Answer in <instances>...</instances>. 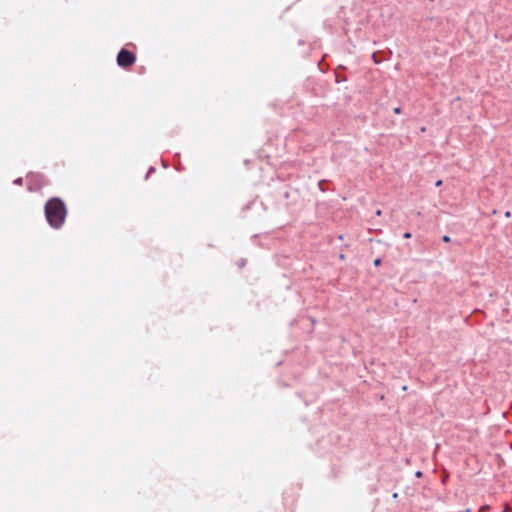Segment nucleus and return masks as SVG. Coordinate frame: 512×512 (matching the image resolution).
I'll return each instance as SVG.
<instances>
[{"label": "nucleus", "mask_w": 512, "mask_h": 512, "mask_svg": "<svg viewBox=\"0 0 512 512\" xmlns=\"http://www.w3.org/2000/svg\"><path fill=\"white\" fill-rule=\"evenodd\" d=\"M374 265L375 266H380L381 265V259L377 258L374 260Z\"/></svg>", "instance_id": "obj_4"}, {"label": "nucleus", "mask_w": 512, "mask_h": 512, "mask_svg": "<svg viewBox=\"0 0 512 512\" xmlns=\"http://www.w3.org/2000/svg\"><path fill=\"white\" fill-rule=\"evenodd\" d=\"M510 511V507L508 504H505L504 506V509H503V512H509Z\"/></svg>", "instance_id": "obj_7"}, {"label": "nucleus", "mask_w": 512, "mask_h": 512, "mask_svg": "<svg viewBox=\"0 0 512 512\" xmlns=\"http://www.w3.org/2000/svg\"><path fill=\"white\" fill-rule=\"evenodd\" d=\"M394 113H395V114H400V113H401V108H400V107H396V108L394 109Z\"/></svg>", "instance_id": "obj_8"}, {"label": "nucleus", "mask_w": 512, "mask_h": 512, "mask_svg": "<svg viewBox=\"0 0 512 512\" xmlns=\"http://www.w3.org/2000/svg\"><path fill=\"white\" fill-rule=\"evenodd\" d=\"M442 183H443V182H442V180H438V181L435 183V185H436L437 187H440V186L442 185Z\"/></svg>", "instance_id": "obj_9"}, {"label": "nucleus", "mask_w": 512, "mask_h": 512, "mask_svg": "<svg viewBox=\"0 0 512 512\" xmlns=\"http://www.w3.org/2000/svg\"><path fill=\"white\" fill-rule=\"evenodd\" d=\"M442 240H443L444 242L448 243V242H450V237H449V236H447V235H444V236H443V238H442Z\"/></svg>", "instance_id": "obj_5"}, {"label": "nucleus", "mask_w": 512, "mask_h": 512, "mask_svg": "<svg viewBox=\"0 0 512 512\" xmlns=\"http://www.w3.org/2000/svg\"><path fill=\"white\" fill-rule=\"evenodd\" d=\"M505 216H506V217H510V216H511V213H510L509 211H507V212L505 213Z\"/></svg>", "instance_id": "obj_13"}, {"label": "nucleus", "mask_w": 512, "mask_h": 512, "mask_svg": "<svg viewBox=\"0 0 512 512\" xmlns=\"http://www.w3.org/2000/svg\"><path fill=\"white\" fill-rule=\"evenodd\" d=\"M136 61L134 53L121 49L117 55V64L122 68H128L132 66Z\"/></svg>", "instance_id": "obj_2"}, {"label": "nucleus", "mask_w": 512, "mask_h": 512, "mask_svg": "<svg viewBox=\"0 0 512 512\" xmlns=\"http://www.w3.org/2000/svg\"><path fill=\"white\" fill-rule=\"evenodd\" d=\"M67 210L64 202L59 198H52L45 205V216L48 223L55 229H59L66 218Z\"/></svg>", "instance_id": "obj_1"}, {"label": "nucleus", "mask_w": 512, "mask_h": 512, "mask_svg": "<svg viewBox=\"0 0 512 512\" xmlns=\"http://www.w3.org/2000/svg\"><path fill=\"white\" fill-rule=\"evenodd\" d=\"M339 258H340L341 260H345V258H346V257H345V255H344V254H341V255L339 256Z\"/></svg>", "instance_id": "obj_11"}, {"label": "nucleus", "mask_w": 512, "mask_h": 512, "mask_svg": "<svg viewBox=\"0 0 512 512\" xmlns=\"http://www.w3.org/2000/svg\"><path fill=\"white\" fill-rule=\"evenodd\" d=\"M460 512H472V511H471V509H470V508H467V509H465V510H463V511H460Z\"/></svg>", "instance_id": "obj_12"}, {"label": "nucleus", "mask_w": 512, "mask_h": 512, "mask_svg": "<svg viewBox=\"0 0 512 512\" xmlns=\"http://www.w3.org/2000/svg\"><path fill=\"white\" fill-rule=\"evenodd\" d=\"M488 510H490V506L489 505H483V506L480 507L478 512H486Z\"/></svg>", "instance_id": "obj_3"}, {"label": "nucleus", "mask_w": 512, "mask_h": 512, "mask_svg": "<svg viewBox=\"0 0 512 512\" xmlns=\"http://www.w3.org/2000/svg\"><path fill=\"white\" fill-rule=\"evenodd\" d=\"M381 214H382V211H381V210H377V211H376V215H377V216H381Z\"/></svg>", "instance_id": "obj_10"}, {"label": "nucleus", "mask_w": 512, "mask_h": 512, "mask_svg": "<svg viewBox=\"0 0 512 512\" xmlns=\"http://www.w3.org/2000/svg\"><path fill=\"white\" fill-rule=\"evenodd\" d=\"M412 237L411 233L410 232H406L404 233V238L405 239H410Z\"/></svg>", "instance_id": "obj_6"}]
</instances>
